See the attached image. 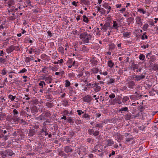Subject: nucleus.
Instances as JSON below:
<instances>
[{
    "instance_id": "nucleus-1",
    "label": "nucleus",
    "mask_w": 158,
    "mask_h": 158,
    "mask_svg": "<svg viewBox=\"0 0 158 158\" xmlns=\"http://www.w3.org/2000/svg\"><path fill=\"white\" fill-rule=\"evenodd\" d=\"M92 35L89 34H88L87 32H84L81 33L79 35L80 38L82 40L83 43L84 44L88 43L89 41L91 40Z\"/></svg>"
},
{
    "instance_id": "nucleus-2",
    "label": "nucleus",
    "mask_w": 158,
    "mask_h": 158,
    "mask_svg": "<svg viewBox=\"0 0 158 158\" xmlns=\"http://www.w3.org/2000/svg\"><path fill=\"white\" fill-rule=\"evenodd\" d=\"M7 120L11 123H15L19 120V118L17 116H9L7 117Z\"/></svg>"
},
{
    "instance_id": "nucleus-3",
    "label": "nucleus",
    "mask_w": 158,
    "mask_h": 158,
    "mask_svg": "<svg viewBox=\"0 0 158 158\" xmlns=\"http://www.w3.org/2000/svg\"><path fill=\"white\" fill-rule=\"evenodd\" d=\"M14 154V153L10 149H6L4 151L1 152V155L3 158H5L7 156H11Z\"/></svg>"
},
{
    "instance_id": "nucleus-4",
    "label": "nucleus",
    "mask_w": 158,
    "mask_h": 158,
    "mask_svg": "<svg viewBox=\"0 0 158 158\" xmlns=\"http://www.w3.org/2000/svg\"><path fill=\"white\" fill-rule=\"evenodd\" d=\"M145 77V73H143L139 75H134V78L135 79V81H139L144 79Z\"/></svg>"
},
{
    "instance_id": "nucleus-5",
    "label": "nucleus",
    "mask_w": 158,
    "mask_h": 158,
    "mask_svg": "<svg viewBox=\"0 0 158 158\" xmlns=\"http://www.w3.org/2000/svg\"><path fill=\"white\" fill-rule=\"evenodd\" d=\"M126 85L128 88L131 89H133L135 85V82L132 80L128 81Z\"/></svg>"
},
{
    "instance_id": "nucleus-6",
    "label": "nucleus",
    "mask_w": 158,
    "mask_h": 158,
    "mask_svg": "<svg viewBox=\"0 0 158 158\" xmlns=\"http://www.w3.org/2000/svg\"><path fill=\"white\" fill-rule=\"evenodd\" d=\"M22 134V132L20 130L17 129L14 131L12 135L15 137H18V138L20 139V137H21Z\"/></svg>"
},
{
    "instance_id": "nucleus-7",
    "label": "nucleus",
    "mask_w": 158,
    "mask_h": 158,
    "mask_svg": "<svg viewBox=\"0 0 158 158\" xmlns=\"http://www.w3.org/2000/svg\"><path fill=\"white\" fill-rule=\"evenodd\" d=\"M98 85V83H95L93 84L92 85V88H93L96 92H98L101 89V87L100 86H99Z\"/></svg>"
},
{
    "instance_id": "nucleus-8",
    "label": "nucleus",
    "mask_w": 158,
    "mask_h": 158,
    "mask_svg": "<svg viewBox=\"0 0 158 158\" xmlns=\"http://www.w3.org/2000/svg\"><path fill=\"white\" fill-rule=\"evenodd\" d=\"M64 151L66 153L72 152L73 149L71 146H66L64 148Z\"/></svg>"
},
{
    "instance_id": "nucleus-9",
    "label": "nucleus",
    "mask_w": 158,
    "mask_h": 158,
    "mask_svg": "<svg viewBox=\"0 0 158 158\" xmlns=\"http://www.w3.org/2000/svg\"><path fill=\"white\" fill-rule=\"evenodd\" d=\"M102 6L105 9H107L106 11V13L107 14H109L110 12V10H111V7L109 5L108 3H107L106 2L105 3L103 4Z\"/></svg>"
},
{
    "instance_id": "nucleus-10",
    "label": "nucleus",
    "mask_w": 158,
    "mask_h": 158,
    "mask_svg": "<svg viewBox=\"0 0 158 158\" xmlns=\"http://www.w3.org/2000/svg\"><path fill=\"white\" fill-rule=\"evenodd\" d=\"M44 105L47 107L48 108L50 109L52 108L54 106L53 103L48 101H45L44 102Z\"/></svg>"
},
{
    "instance_id": "nucleus-11",
    "label": "nucleus",
    "mask_w": 158,
    "mask_h": 158,
    "mask_svg": "<svg viewBox=\"0 0 158 158\" xmlns=\"http://www.w3.org/2000/svg\"><path fill=\"white\" fill-rule=\"evenodd\" d=\"M15 46L11 45L6 49V52L8 54L11 53L15 49Z\"/></svg>"
},
{
    "instance_id": "nucleus-12",
    "label": "nucleus",
    "mask_w": 158,
    "mask_h": 158,
    "mask_svg": "<svg viewBox=\"0 0 158 158\" xmlns=\"http://www.w3.org/2000/svg\"><path fill=\"white\" fill-rule=\"evenodd\" d=\"M52 76H48V77H43V80H44L47 83H50L52 82Z\"/></svg>"
},
{
    "instance_id": "nucleus-13",
    "label": "nucleus",
    "mask_w": 158,
    "mask_h": 158,
    "mask_svg": "<svg viewBox=\"0 0 158 158\" xmlns=\"http://www.w3.org/2000/svg\"><path fill=\"white\" fill-rule=\"evenodd\" d=\"M114 137L115 139L117 140L118 142H120L123 139L122 135L118 133H117L115 135Z\"/></svg>"
},
{
    "instance_id": "nucleus-14",
    "label": "nucleus",
    "mask_w": 158,
    "mask_h": 158,
    "mask_svg": "<svg viewBox=\"0 0 158 158\" xmlns=\"http://www.w3.org/2000/svg\"><path fill=\"white\" fill-rule=\"evenodd\" d=\"M44 114V113H42L39 116L36 118V119L38 121L41 120H45L46 119Z\"/></svg>"
},
{
    "instance_id": "nucleus-15",
    "label": "nucleus",
    "mask_w": 158,
    "mask_h": 158,
    "mask_svg": "<svg viewBox=\"0 0 158 158\" xmlns=\"http://www.w3.org/2000/svg\"><path fill=\"white\" fill-rule=\"evenodd\" d=\"M135 21L136 24L139 26H141L142 23L141 20V18L139 16H137L135 18Z\"/></svg>"
},
{
    "instance_id": "nucleus-16",
    "label": "nucleus",
    "mask_w": 158,
    "mask_h": 158,
    "mask_svg": "<svg viewBox=\"0 0 158 158\" xmlns=\"http://www.w3.org/2000/svg\"><path fill=\"white\" fill-rule=\"evenodd\" d=\"M92 100V98L89 95H87L83 98V100L85 102H89Z\"/></svg>"
},
{
    "instance_id": "nucleus-17",
    "label": "nucleus",
    "mask_w": 158,
    "mask_h": 158,
    "mask_svg": "<svg viewBox=\"0 0 158 158\" xmlns=\"http://www.w3.org/2000/svg\"><path fill=\"white\" fill-rule=\"evenodd\" d=\"M90 62L92 66H95L97 64L98 61L96 58H94L91 60Z\"/></svg>"
},
{
    "instance_id": "nucleus-18",
    "label": "nucleus",
    "mask_w": 158,
    "mask_h": 158,
    "mask_svg": "<svg viewBox=\"0 0 158 158\" xmlns=\"http://www.w3.org/2000/svg\"><path fill=\"white\" fill-rule=\"evenodd\" d=\"M31 112L33 114H35L38 112V109L37 107L34 106H33L31 109Z\"/></svg>"
},
{
    "instance_id": "nucleus-19",
    "label": "nucleus",
    "mask_w": 158,
    "mask_h": 158,
    "mask_svg": "<svg viewBox=\"0 0 158 158\" xmlns=\"http://www.w3.org/2000/svg\"><path fill=\"white\" fill-rule=\"evenodd\" d=\"M106 143L107 146H110L114 143V142L112 139H110L106 141Z\"/></svg>"
},
{
    "instance_id": "nucleus-20",
    "label": "nucleus",
    "mask_w": 158,
    "mask_h": 158,
    "mask_svg": "<svg viewBox=\"0 0 158 158\" xmlns=\"http://www.w3.org/2000/svg\"><path fill=\"white\" fill-rule=\"evenodd\" d=\"M127 22L128 23V24L130 23H133L134 22V19L133 17H130L127 19Z\"/></svg>"
},
{
    "instance_id": "nucleus-21",
    "label": "nucleus",
    "mask_w": 158,
    "mask_h": 158,
    "mask_svg": "<svg viewBox=\"0 0 158 158\" xmlns=\"http://www.w3.org/2000/svg\"><path fill=\"white\" fill-rule=\"evenodd\" d=\"M73 60L72 59H69L67 61V64L69 68H70L72 66Z\"/></svg>"
},
{
    "instance_id": "nucleus-22",
    "label": "nucleus",
    "mask_w": 158,
    "mask_h": 158,
    "mask_svg": "<svg viewBox=\"0 0 158 158\" xmlns=\"http://www.w3.org/2000/svg\"><path fill=\"white\" fill-rule=\"evenodd\" d=\"M81 4H85L87 6H89L90 3L89 1L88 0H81Z\"/></svg>"
},
{
    "instance_id": "nucleus-23",
    "label": "nucleus",
    "mask_w": 158,
    "mask_h": 158,
    "mask_svg": "<svg viewBox=\"0 0 158 158\" xmlns=\"http://www.w3.org/2000/svg\"><path fill=\"white\" fill-rule=\"evenodd\" d=\"M107 66L110 68H112L114 66V63L111 60H109L107 62Z\"/></svg>"
},
{
    "instance_id": "nucleus-24",
    "label": "nucleus",
    "mask_w": 158,
    "mask_h": 158,
    "mask_svg": "<svg viewBox=\"0 0 158 158\" xmlns=\"http://www.w3.org/2000/svg\"><path fill=\"white\" fill-rule=\"evenodd\" d=\"M7 6L10 7L11 6L14 5L15 3V1L14 0H9L7 2Z\"/></svg>"
},
{
    "instance_id": "nucleus-25",
    "label": "nucleus",
    "mask_w": 158,
    "mask_h": 158,
    "mask_svg": "<svg viewBox=\"0 0 158 158\" xmlns=\"http://www.w3.org/2000/svg\"><path fill=\"white\" fill-rule=\"evenodd\" d=\"M133 118V117L130 113H128L126 114L125 117L126 120H129Z\"/></svg>"
},
{
    "instance_id": "nucleus-26",
    "label": "nucleus",
    "mask_w": 158,
    "mask_h": 158,
    "mask_svg": "<svg viewBox=\"0 0 158 158\" xmlns=\"http://www.w3.org/2000/svg\"><path fill=\"white\" fill-rule=\"evenodd\" d=\"M46 84L44 81H40L39 83V85L43 89H44L45 88V85Z\"/></svg>"
},
{
    "instance_id": "nucleus-27",
    "label": "nucleus",
    "mask_w": 158,
    "mask_h": 158,
    "mask_svg": "<svg viewBox=\"0 0 158 158\" xmlns=\"http://www.w3.org/2000/svg\"><path fill=\"white\" fill-rule=\"evenodd\" d=\"M58 155L59 156H64L65 158H66L68 156V154H66L64 152L62 151H61L59 152Z\"/></svg>"
},
{
    "instance_id": "nucleus-28",
    "label": "nucleus",
    "mask_w": 158,
    "mask_h": 158,
    "mask_svg": "<svg viewBox=\"0 0 158 158\" xmlns=\"http://www.w3.org/2000/svg\"><path fill=\"white\" fill-rule=\"evenodd\" d=\"M99 71L98 69L96 67L93 68L90 70V72L95 73H97Z\"/></svg>"
},
{
    "instance_id": "nucleus-29",
    "label": "nucleus",
    "mask_w": 158,
    "mask_h": 158,
    "mask_svg": "<svg viewBox=\"0 0 158 158\" xmlns=\"http://www.w3.org/2000/svg\"><path fill=\"white\" fill-rule=\"evenodd\" d=\"M128 109L127 107H123L120 109L119 110V111L121 113H123V111H128Z\"/></svg>"
},
{
    "instance_id": "nucleus-30",
    "label": "nucleus",
    "mask_w": 158,
    "mask_h": 158,
    "mask_svg": "<svg viewBox=\"0 0 158 158\" xmlns=\"http://www.w3.org/2000/svg\"><path fill=\"white\" fill-rule=\"evenodd\" d=\"M44 114L46 118L50 117L51 115V112L50 111H46Z\"/></svg>"
},
{
    "instance_id": "nucleus-31",
    "label": "nucleus",
    "mask_w": 158,
    "mask_h": 158,
    "mask_svg": "<svg viewBox=\"0 0 158 158\" xmlns=\"http://www.w3.org/2000/svg\"><path fill=\"white\" fill-rule=\"evenodd\" d=\"M115 45L113 43L109 45V49L110 51H112L114 49L115 47Z\"/></svg>"
},
{
    "instance_id": "nucleus-32",
    "label": "nucleus",
    "mask_w": 158,
    "mask_h": 158,
    "mask_svg": "<svg viewBox=\"0 0 158 158\" xmlns=\"http://www.w3.org/2000/svg\"><path fill=\"white\" fill-rule=\"evenodd\" d=\"M57 50L59 52H61L62 55H64V49L62 47H59L57 49Z\"/></svg>"
},
{
    "instance_id": "nucleus-33",
    "label": "nucleus",
    "mask_w": 158,
    "mask_h": 158,
    "mask_svg": "<svg viewBox=\"0 0 158 158\" xmlns=\"http://www.w3.org/2000/svg\"><path fill=\"white\" fill-rule=\"evenodd\" d=\"M107 82V84L109 85L114 83L115 82V79L111 77H110L109 80Z\"/></svg>"
},
{
    "instance_id": "nucleus-34",
    "label": "nucleus",
    "mask_w": 158,
    "mask_h": 158,
    "mask_svg": "<svg viewBox=\"0 0 158 158\" xmlns=\"http://www.w3.org/2000/svg\"><path fill=\"white\" fill-rule=\"evenodd\" d=\"M113 23V27L114 29L118 30V24L117 23V22L116 21H114Z\"/></svg>"
},
{
    "instance_id": "nucleus-35",
    "label": "nucleus",
    "mask_w": 158,
    "mask_h": 158,
    "mask_svg": "<svg viewBox=\"0 0 158 158\" xmlns=\"http://www.w3.org/2000/svg\"><path fill=\"white\" fill-rule=\"evenodd\" d=\"M131 35V33L130 32H124L123 34V36L124 37L129 38V36Z\"/></svg>"
},
{
    "instance_id": "nucleus-36",
    "label": "nucleus",
    "mask_w": 158,
    "mask_h": 158,
    "mask_svg": "<svg viewBox=\"0 0 158 158\" xmlns=\"http://www.w3.org/2000/svg\"><path fill=\"white\" fill-rule=\"evenodd\" d=\"M103 126V124L102 123H98L94 127L97 128V127H98L100 129H102Z\"/></svg>"
},
{
    "instance_id": "nucleus-37",
    "label": "nucleus",
    "mask_w": 158,
    "mask_h": 158,
    "mask_svg": "<svg viewBox=\"0 0 158 158\" xmlns=\"http://www.w3.org/2000/svg\"><path fill=\"white\" fill-rule=\"evenodd\" d=\"M55 74L57 75H60L62 76L64 75V71H62L60 72H56L55 73Z\"/></svg>"
},
{
    "instance_id": "nucleus-38",
    "label": "nucleus",
    "mask_w": 158,
    "mask_h": 158,
    "mask_svg": "<svg viewBox=\"0 0 158 158\" xmlns=\"http://www.w3.org/2000/svg\"><path fill=\"white\" fill-rule=\"evenodd\" d=\"M89 50V48L85 46H83L82 47V51L85 52L87 53Z\"/></svg>"
},
{
    "instance_id": "nucleus-39",
    "label": "nucleus",
    "mask_w": 158,
    "mask_h": 158,
    "mask_svg": "<svg viewBox=\"0 0 158 158\" xmlns=\"http://www.w3.org/2000/svg\"><path fill=\"white\" fill-rule=\"evenodd\" d=\"M70 102L68 100H64L63 102V105L65 106H68Z\"/></svg>"
},
{
    "instance_id": "nucleus-40",
    "label": "nucleus",
    "mask_w": 158,
    "mask_h": 158,
    "mask_svg": "<svg viewBox=\"0 0 158 158\" xmlns=\"http://www.w3.org/2000/svg\"><path fill=\"white\" fill-rule=\"evenodd\" d=\"M138 11L140 13H142L143 14H144L146 13V11H145L142 8H139L137 9Z\"/></svg>"
},
{
    "instance_id": "nucleus-41",
    "label": "nucleus",
    "mask_w": 158,
    "mask_h": 158,
    "mask_svg": "<svg viewBox=\"0 0 158 158\" xmlns=\"http://www.w3.org/2000/svg\"><path fill=\"white\" fill-rule=\"evenodd\" d=\"M6 60L5 58H3L2 57L0 58V63H2L3 64H6Z\"/></svg>"
},
{
    "instance_id": "nucleus-42",
    "label": "nucleus",
    "mask_w": 158,
    "mask_h": 158,
    "mask_svg": "<svg viewBox=\"0 0 158 158\" xmlns=\"http://www.w3.org/2000/svg\"><path fill=\"white\" fill-rule=\"evenodd\" d=\"M129 100V98L128 96H125L123 98L122 101L123 103H124Z\"/></svg>"
},
{
    "instance_id": "nucleus-43",
    "label": "nucleus",
    "mask_w": 158,
    "mask_h": 158,
    "mask_svg": "<svg viewBox=\"0 0 158 158\" xmlns=\"http://www.w3.org/2000/svg\"><path fill=\"white\" fill-rule=\"evenodd\" d=\"M15 98H16L15 96H13L11 94H10L8 96V98L12 101H14V99Z\"/></svg>"
},
{
    "instance_id": "nucleus-44",
    "label": "nucleus",
    "mask_w": 158,
    "mask_h": 158,
    "mask_svg": "<svg viewBox=\"0 0 158 158\" xmlns=\"http://www.w3.org/2000/svg\"><path fill=\"white\" fill-rule=\"evenodd\" d=\"M83 17V21L84 22L88 23L89 21L88 18L85 15H84Z\"/></svg>"
},
{
    "instance_id": "nucleus-45",
    "label": "nucleus",
    "mask_w": 158,
    "mask_h": 158,
    "mask_svg": "<svg viewBox=\"0 0 158 158\" xmlns=\"http://www.w3.org/2000/svg\"><path fill=\"white\" fill-rule=\"evenodd\" d=\"M148 27L149 26L148 24L146 23L143 26V27L142 28V29L144 31H146L147 30V29Z\"/></svg>"
},
{
    "instance_id": "nucleus-46",
    "label": "nucleus",
    "mask_w": 158,
    "mask_h": 158,
    "mask_svg": "<svg viewBox=\"0 0 158 158\" xmlns=\"http://www.w3.org/2000/svg\"><path fill=\"white\" fill-rule=\"evenodd\" d=\"M151 66L153 67L152 68V69L154 71H156L158 69V68L157 66L155 64H152L151 65Z\"/></svg>"
},
{
    "instance_id": "nucleus-47",
    "label": "nucleus",
    "mask_w": 158,
    "mask_h": 158,
    "mask_svg": "<svg viewBox=\"0 0 158 158\" xmlns=\"http://www.w3.org/2000/svg\"><path fill=\"white\" fill-rule=\"evenodd\" d=\"M65 87H68L70 85V82L68 80H65Z\"/></svg>"
},
{
    "instance_id": "nucleus-48",
    "label": "nucleus",
    "mask_w": 158,
    "mask_h": 158,
    "mask_svg": "<svg viewBox=\"0 0 158 158\" xmlns=\"http://www.w3.org/2000/svg\"><path fill=\"white\" fill-rule=\"evenodd\" d=\"M99 133L100 131L98 130L94 131L93 135L94 136H96L99 135Z\"/></svg>"
},
{
    "instance_id": "nucleus-49",
    "label": "nucleus",
    "mask_w": 158,
    "mask_h": 158,
    "mask_svg": "<svg viewBox=\"0 0 158 158\" xmlns=\"http://www.w3.org/2000/svg\"><path fill=\"white\" fill-rule=\"evenodd\" d=\"M131 137H130L129 138L127 137L126 138V142H129L131 141V140H132L134 138L132 137V136L131 135ZM126 143V142H125V143Z\"/></svg>"
},
{
    "instance_id": "nucleus-50",
    "label": "nucleus",
    "mask_w": 158,
    "mask_h": 158,
    "mask_svg": "<svg viewBox=\"0 0 158 158\" xmlns=\"http://www.w3.org/2000/svg\"><path fill=\"white\" fill-rule=\"evenodd\" d=\"M5 113L2 112L0 113V119H3L5 117Z\"/></svg>"
},
{
    "instance_id": "nucleus-51",
    "label": "nucleus",
    "mask_w": 158,
    "mask_h": 158,
    "mask_svg": "<svg viewBox=\"0 0 158 158\" xmlns=\"http://www.w3.org/2000/svg\"><path fill=\"white\" fill-rule=\"evenodd\" d=\"M139 58L140 60H143L145 58V56L143 54H141L139 55Z\"/></svg>"
},
{
    "instance_id": "nucleus-52",
    "label": "nucleus",
    "mask_w": 158,
    "mask_h": 158,
    "mask_svg": "<svg viewBox=\"0 0 158 158\" xmlns=\"http://www.w3.org/2000/svg\"><path fill=\"white\" fill-rule=\"evenodd\" d=\"M94 141V139L92 138H89L87 139V142L89 143H92Z\"/></svg>"
},
{
    "instance_id": "nucleus-53",
    "label": "nucleus",
    "mask_w": 158,
    "mask_h": 158,
    "mask_svg": "<svg viewBox=\"0 0 158 158\" xmlns=\"http://www.w3.org/2000/svg\"><path fill=\"white\" fill-rule=\"evenodd\" d=\"M94 130L93 129H89L88 131V132L89 134L90 135H92L93 134Z\"/></svg>"
},
{
    "instance_id": "nucleus-54",
    "label": "nucleus",
    "mask_w": 158,
    "mask_h": 158,
    "mask_svg": "<svg viewBox=\"0 0 158 158\" xmlns=\"http://www.w3.org/2000/svg\"><path fill=\"white\" fill-rule=\"evenodd\" d=\"M27 69L25 68H23L19 72V73H24L27 71Z\"/></svg>"
},
{
    "instance_id": "nucleus-55",
    "label": "nucleus",
    "mask_w": 158,
    "mask_h": 158,
    "mask_svg": "<svg viewBox=\"0 0 158 158\" xmlns=\"http://www.w3.org/2000/svg\"><path fill=\"white\" fill-rule=\"evenodd\" d=\"M64 60L63 59H61L60 60H58L56 64H59L60 65H61L64 62Z\"/></svg>"
},
{
    "instance_id": "nucleus-56",
    "label": "nucleus",
    "mask_w": 158,
    "mask_h": 158,
    "mask_svg": "<svg viewBox=\"0 0 158 158\" xmlns=\"http://www.w3.org/2000/svg\"><path fill=\"white\" fill-rule=\"evenodd\" d=\"M31 61V60H30V58L29 57H27L25 58V61L27 64L28 63H29Z\"/></svg>"
},
{
    "instance_id": "nucleus-57",
    "label": "nucleus",
    "mask_w": 158,
    "mask_h": 158,
    "mask_svg": "<svg viewBox=\"0 0 158 158\" xmlns=\"http://www.w3.org/2000/svg\"><path fill=\"white\" fill-rule=\"evenodd\" d=\"M13 112L14 115V116H17L16 115L19 114V112L15 109H14L13 110Z\"/></svg>"
},
{
    "instance_id": "nucleus-58",
    "label": "nucleus",
    "mask_w": 158,
    "mask_h": 158,
    "mask_svg": "<svg viewBox=\"0 0 158 158\" xmlns=\"http://www.w3.org/2000/svg\"><path fill=\"white\" fill-rule=\"evenodd\" d=\"M108 26L107 25H104L103 26L102 28V29L105 31H107Z\"/></svg>"
},
{
    "instance_id": "nucleus-59",
    "label": "nucleus",
    "mask_w": 158,
    "mask_h": 158,
    "mask_svg": "<svg viewBox=\"0 0 158 158\" xmlns=\"http://www.w3.org/2000/svg\"><path fill=\"white\" fill-rule=\"evenodd\" d=\"M68 122L69 123H74V121L73 119H72V118L70 117H69L67 119Z\"/></svg>"
},
{
    "instance_id": "nucleus-60",
    "label": "nucleus",
    "mask_w": 158,
    "mask_h": 158,
    "mask_svg": "<svg viewBox=\"0 0 158 158\" xmlns=\"http://www.w3.org/2000/svg\"><path fill=\"white\" fill-rule=\"evenodd\" d=\"M106 11V10L104 9L101 8L100 12L101 14L103 15L105 14Z\"/></svg>"
},
{
    "instance_id": "nucleus-61",
    "label": "nucleus",
    "mask_w": 158,
    "mask_h": 158,
    "mask_svg": "<svg viewBox=\"0 0 158 158\" xmlns=\"http://www.w3.org/2000/svg\"><path fill=\"white\" fill-rule=\"evenodd\" d=\"M82 117L85 118H90V116L88 114L85 113L83 115Z\"/></svg>"
},
{
    "instance_id": "nucleus-62",
    "label": "nucleus",
    "mask_w": 158,
    "mask_h": 158,
    "mask_svg": "<svg viewBox=\"0 0 158 158\" xmlns=\"http://www.w3.org/2000/svg\"><path fill=\"white\" fill-rule=\"evenodd\" d=\"M83 75V72L82 71H81L77 75V77H78L79 78L82 76Z\"/></svg>"
},
{
    "instance_id": "nucleus-63",
    "label": "nucleus",
    "mask_w": 158,
    "mask_h": 158,
    "mask_svg": "<svg viewBox=\"0 0 158 158\" xmlns=\"http://www.w3.org/2000/svg\"><path fill=\"white\" fill-rule=\"evenodd\" d=\"M23 99H25V100H29L30 98L28 97V95L26 94L25 95L24 97L23 98Z\"/></svg>"
},
{
    "instance_id": "nucleus-64",
    "label": "nucleus",
    "mask_w": 158,
    "mask_h": 158,
    "mask_svg": "<svg viewBox=\"0 0 158 158\" xmlns=\"http://www.w3.org/2000/svg\"><path fill=\"white\" fill-rule=\"evenodd\" d=\"M36 52V51L34 49H33L32 48H31L29 50L28 53H30V54H31L32 52Z\"/></svg>"
}]
</instances>
